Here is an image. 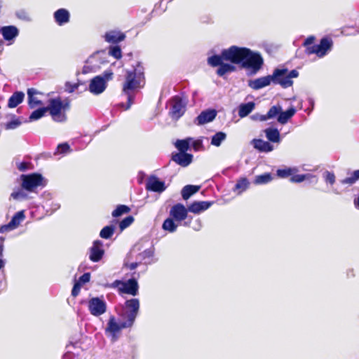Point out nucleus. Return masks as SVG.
Wrapping results in <instances>:
<instances>
[{
  "mask_svg": "<svg viewBox=\"0 0 359 359\" xmlns=\"http://www.w3.org/2000/svg\"><path fill=\"white\" fill-rule=\"evenodd\" d=\"M144 85V67L137 62L132 69L126 70L125 81L122 84V94L126 96L127 104H118V107L127 110L133 103L135 92Z\"/></svg>",
  "mask_w": 359,
  "mask_h": 359,
  "instance_id": "f257e3e1",
  "label": "nucleus"
},
{
  "mask_svg": "<svg viewBox=\"0 0 359 359\" xmlns=\"http://www.w3.org/2000/svg\"><path fill=\"white\" fill-rule=\"evenodd\" d=\"M46 107L52 118L56 122H64L67 119L65 111L69 108L68 100H62L60 97L50 99Z\"/></svg>",
  "mask_w": 359,
  "mask_h": 359,
  "instance_id": "f03ea898",
  "label": "nucleus"
},
{
  "mask_svg": "<svg viewBox=\"0 0 359 359\" xmlns=\"http://www.w3.org/2000/svg\"><path fill=\"white\" fill-rule=\"evenodd\" d=\"M140 310V301L133 298L126 301L122 306L120 317L124 320L123 327H132L138 315Z\"/></svg>",
  "mask_w": 359,
  "mask_h": 359,
  "instance_id": "7ed1b4c3",
  "label": "nucleus"
},
{
  "mask_svg": "<svg viewBox=\"0 0 359 359\" xmlns=\"http://www.w3.org/2000/svg\"><path fill=\"white\" fill-rule=\"evenodd\" d=\"M113 74L111 70H107L102 75L93 78L89 84L90 92L94 95L103 93L107 88V82L112 80Z\"/></svg>",
  "mask_w": 359,
  "mask_h": 359,
  "instance_id": "20e7f679",
  "label": "nucleus"
},
{
  "mask_svg": "<svg viewBox=\"0 0 359 359\" xmlns=\"http://www.w3.org/2000/svg\"><path fill=\"white\" fill-rule=\"evenodd\" d=\"M247 51H248V48L231 46L229 48L222 50V56L226 61L242 65Z\"/></svg>",
  "mask_w": 359,
  "mask_h": 359,
  "instance_id": "39448f33",
  "label": "nucleus"
},
{
  "mask_svg": "<svg viewBox=\"0 0 359 359\" xmlns=\"http://www.w3.org/2000/svg\"><path fill=\"white\" fill-rule=\"evenodd\" d=\"M264 60L261 54L248 48L241 66L246 69H251L255 73L262 68Z\"/></svg>",
  "mask_w": 359,
  "mask_h": 359,
  "instance_id": "423d86ee",
  "label": "nucleus"
},
{
  "mask_svg": "<svg viewBox=\"0 0 359 359\" xmlns=\"http://www.w3.org/2000/svg\"><path fill=\"white\" fill-rule=\"evenodd\" d=\"M22 187L27 191H34L39 186H43V177L41 174L22 175Z\"/></svg>",
  "mask_w": 359,
  "mask_h": 359,
  "instance_id": "0eeeda50",
  "label": "nucleus"
},
{
  "mask_svg": "<svg viewBox=\"0 0 359 359\" xmlns=\"http://www.w3.org/2000/svg\"><path fill=\"white\" fill-rule=\"evenodd\" d=\"M275 70L280 71V75L274 78L273 83L280 84L283 88H288L293 83L292 79L297 78L299 75V72L296 69L288 71L287 69H276Z\"/></svg>",
  "mask_w": 359,
  "mask_h": 359,
  "instance_id": "6e6552de",
  "label": "nucleus"
},
{
  "mask_svg": "<svg viewBox=\"0 0 359 359\" xmlns=\"http://www.w3.org/2000/svg\"><path fill=\"white\" fill-rule=\"evenodd\" d=\"M332 41L327 38H323L318 45L307 47L306 53L309 55L316 54L319 57H323L331 50Z\"/></svg>",
  "mask_w": 359,
  "mask_h": 359,
  "instance_id": "1a4fd4ad",
  "label": "nucleus"
},
{
  "mask_svg": "<svg viewBox=\"0 0 359 359\" xmlns=\"http://www.w3.org/2000/svg\"><path fill=\"white\" fill-rule=\"evenodd\" d=\"M88 308L92 316L98 317L107 311V303L102 297H93L88 302Z\"/></svg>",
  "mask_w": 359,
  "mask_h": 359,
  "instance_id": "9d476101",
  "label": "nucleus"
},
{
  "mask_svg": "<svg viewBox=\"0 0 359 359\" xmlns=\"http://www.w3.org/2000/svg\"><path fill=\"white\" fill-rule=\"evenodd\" d=\"M280 74V71L274 70L272 75L262 76L254 80L249 81L248 86L254 90H259L268 86L271 83H273L274 78L278 77Z\"/></svg>",
  "mask_w": 359,
  "mask_h": 359,
  "instance_id": "9b49d317",
  "label": "nucleus"
},
{
  "mask_svg": "<svg viewBox=\"0 0 359 359\" xmlns=\"http://www.w3.org/2000/svg\"><path fill=\"white\" fill-rule=\"evenodd\" d=\"M185 107V104L182 98L180 96H175L171 100L170 116L173 119H179L184 114Z\"/></svg>",
  "mask_w": 359,
  "mask_h": 359,
  "instance_id": "f8f14e48",
  "label": "nucleus"
},
{
  "mask_svg": "<svg viewBox=\"0 0 359 359\" xmlns=\"http://www.w3.org/2000/svg\"><path fill=\"white\" fill-rule=\"evenodd\" d=\"M139 285L137 279L132 277L128 280L123 281L122 287H119L121 293L128 294L133 296H136L138 294Z\"/></svg>",
  "mask_w": 359,
  "mask_h": 359,
  "instance_id": "ddd939ff",
  "label": "nucleus"
},
{
  "mask_svg": "<svg viewBox=\"0 0 359 359\" xmlns=\"http://www.w3.org/2000/svg\"><path fill=\"white\" fill-rule=\"evenodd\" d=\"M188 208L181 203L174 205L170 210V215L177 222H182L187 217Z\"/></svg>",
  "mask_w": 359,
  "mask_h": 359,
  "instance_id": "4468645a",
  "label": "nucleus"
},
{
  "mask_svg": "<svg viewBox=\"0 0 359 359\" xmlns=\"http://www.w3.org/2000/svg\"><path fill=\"white\" fill-rule=\"evenodd\" d=\"M0 32L4 39L8 41V45L13 43L15 39L19 34V29L14 25L4 26L1 27Z\"/></svg>",
  "mask_w": 359,
  "mask_h": 359,
  "instance_id": "2eb2a0df",
  "label": "nucleus"
},
{
  "mask_svg": "<svg viewBox=\"0 0 359 359\" xmlns=\"http://www.w3.org/2000/svg\"><path fill=\"white\" fill-rule=\"evenodd\" d=\"M104 253L102 242L100 240L95 241L90 248V259L94 262H97L102 258Z\"/></svg>",
  "mask_w": 359,
  "mask_h": 359,
  "instance_id": "dca6fc26",
  "label": "nucleus"
},
{
  "mask_svg": "<svg viewBox=\"0 0 359 359\" xmlns=\"http://www.w3.org/2000/svg\"><path fill=\"white\" fill-rule=\"evenodd\" d=\"M146 187L147 190L158 193L163 192L166 188L165 182L156 176H151L147 180Z\"/></svg>",
  "mask_w": 359,
  "mask_h": 359,
  "instance_id": "f3484780",
  "label": "nucleus"
},
{
  "mask_svg": "<svg viewBox=\"0 0 359 359\" xmlns=\"http://www.w3.org/2000/svg\"><path fill=\"white\" fill-rule=\"evenodd\" d=\"M217 116V111L215 109H208L203 111L195 119L194 122L197 125H204L212 121Z\"/></svg>",
  "mask_w": 359,
  "mask_h": 359,
  "instance_id": "a211bd4d",
  "label": "nucleus"
},
{
  "mask_svg": "<svg viewBox=\"0 0 359 359\" xmlns=\"http://www.w3.org/2000/svg\"><path fill=\"white\" fill-rule=\"evenodd\" d=\"M172 159L178 165L187 167L192 162L193 155L187 152H179L173 154Z\"/></svg>",
  "mask_w": 359,
  "mask_h": 359,
  "instance_id": "6ab92c4d",
  "label": "nucleus"
},
{
  "mask_svg": "<svg viewBox=\"0 0 359 359\" xmlns=\"http://www.w3.org/2000/svg\"><path fill=\"white\" fill-rule=\"evenodd\" d=\"M54 19L55 22L60 25H64L69 22L70 14L65 8H60L54 13Z\"/></svg>",
  "mask_w": 359,
  "mask_h": 359,
  "instance_id": "aec40b11",
  "label": "nucleus"
},
{
  "mask_svg": "<svg viewBox=\"0 0 359 359\" xmlns=\"http://www.w3.org/2000/svg\"><path fill=\"white\" fill-rule=\"evenodd\" d=\"M124 320L120 323H117L114 316H111L109 319L106 332L111 334L113 336L118 332L121 329L128 328L129 327H123Z\"/></svg>",
  "mask_w": 359,
  "mask_h": 359,
  "instance_id": "412c9836",
  "label": "nucleus"
},
{
  "mask_svg": "<svg viewBox=\"0 0 359 359\" xmlns=\"http://www.w3.org/2000/svg\"><path fill=\"white\" fill-rule=\"evenodd\" d=\"M212 205V202L210 201H195L188 206L189 212L199 214L208 210Z\"/></svg>",
  "mask_w": 359,
  "mask_h": 359,
  "instance_id": "4be33fe9",
  "label": "nucleus"
},
{
  "mask_svg": "<svg viewBox=\"0 0 359 359\" xmlns=\"http://www.w3.org/2000/svg\"><path fill=\"white\" fill-rule=\"evenodd\" d=\"M125 38V34L116 30L109 31L104 35L105 41L111 43H117L123 41Z\"/></svg>",
  "mask_w": 359,
  "mask_h": 359,
  "instance_id": "5701e85b",
  "label": "nucleus"
},
{
  "mask_svg": "<svg viewBox=\"0 0 359 359\" xmlns=\"http://www.w3.org/2000/svg\"><path fill=\"white\" fill-rule=\"evenodd\" d=\"M254 148L261 152H269L273 149V147L267 141L262 139H254L252 141Z\"/></svg>",
  "mask_w": 359,
  "mask_h": 359,
  "instance_id": "b1692460",
  "label": "nucleus"
},
{
  "mask_svg": "<svg viewBox=\"0 0 359 359\" xmlns=\"http://www.w3.org/2000/svg\"><path fill=\"white\" fill-rule=\"evenodd\" d=\"M296 109L294 107H291L286 111L281 110L279 116H278V122L280 124H285L295 114Z\"/></svg>",
  "mask_w": 359,
  "mask_h": 359,
  "instance_id": "393cba45",
  "label": "nucleus"
},
{
  "mask_svg": "<svg viewBox=\"0 0 359 359\" xmlns=\"http://www.w3.org/2000/svg\"><path fill=\"white\" fill-rule=\"evenodd\" d=\"M25 94L21 91L14 93L9 98L8 107L10 108L16 107L24 100Z\"/></svg>",
  "mask_w": 359,
  "mask_h": 359,
  "instance_id": "a878e982",
  "label": "nucleus"
},
{
  "mask_svg": "<svg viewBox=\"0 0 359 359\" xmlns=\"http://www.w3.org/2000/svg\"><path fill=\"white\" fill-rule=\"evenodd\" d=\"M255 104L253 102L241 104L238 107V116L244 118L250 114L255 109Z\"/></svg>",
  "mask_w": 359,
  "mask_h": 359,
  "instance_id": "bb28decb",
  "label": "nucleus"
},
{
  "mask_svg": "<svg viewBox=\"0 0 359 359\" xmlns=\"http://www.w3.org/2000/svg\"><path fill=\"white\" fill-rule=\"evenodd\" d=\"M264 133L269 141L274 143L280 142V133L277 128H268L264 130Z\"/></svg>",
  "mask_w": 359,
  "mask_h": 359,
  "instance_id": "cd10ccee",
  "label": "nucleus"
},
{
  "mask_svg": "<svg viewBox=\"0 0 359 359\" xmlns=\"http://www.w3.org/2000/svg\"><path fill=\"white\" fill-rule=\"evenodd\" d=\"M38 91L34 88H29L27 90L28 95V104L29 107L34 108L38 105L41 104V100H39L35 95L38 94Z\"/></svg>",
  "mask_w": 359,
  "mask_h": 359,
  "instance_id": "c85d7f7f",
  "label": "nucleus"
},
{
  "mask_svg": "<svg viewBox=\"0 0 359 359\" xmlns=\"http://www.w3.org/2000/svg\"><path fill=\"white\" fill-rule=\"evenodd\" d=\"M25 219V215L23 210L17 212L8 222L13 230L17 229Z\"/></svg>",
  "mask_w": 359,
  "mask_h": 359,
  "instance_id": "c756f323",
  "label": "nucleus"
},
{
  "mask_svg": "<svg viewBox=\"0 0 359 359\" xmlns=\"http://www.w3.org/2000/svg\"><path fill=\"white\" fill-rule=\"evenodd\" d=\"M250 182L246 177L238 179L233 189V191H238V194H241L249 188Z\"/></svg>",
  "mask_w": 359,
  "mask_h": 359,
  "instance_id": "7c9ffc66",
  "label": "nucleus"
},
{
  "mask_svg": "<svg viewBox=\"0 0 359 359\" xmlns=\"http://www.w3.org/2000/svg\"><path fill=\"white\" fill-rule=\"evenodd\" d=\"M200 189L199 186L186 185L182 189L181 194L184 200H187Z\"/></svg>",
  "mask_w": 359,
  "mask_h": 359,
  "instance_id": "2f4dec72",
  "label": "nucleus"
},
{
  "mask_svg": "<svg viewBox=\"0 0 359 359\" xmlns=\"http://www.w3.org/2000/svg\"><path fill=\"white\" fill-rule=\"evenodd\" d=\"M359 180V170H355L351 173L349 177L339 180V183L343 185L351 187Z\"/></svg>",
  "mask_w": 359,
  "mask_h": 359,
  "instance_id": "473e14b6",
  "label": "nucleus"
},
{
  "mask_svg": "<svg viewBox=\"0 0 359 359\" xmlns=\"http://www.w3.org/2000/svg\"><path fill=\"white\" fill-rule=\"evenodd\" d=\"M27 191L22 188V187L21 188H18L12 192L11 197L16 201H21L27 200L28 198V194Z\"/></svg>",
  "mask_w": 359,
  "mask_h": 359,
  "instance_id": "72a5a7b5",
  "label": "nucleus"
},
{
  "mask_svg": "<svg viewBox=\"0 0 359 359\" xmlns=\"http://www.w3.org/2000/svg\"><path fill=\"white\" fill-rule=\"evenodd\" d=\"M236 70L235 66L232 64L222 62L217 70V74L219 76H223L227 73L234 72Z\"/></svg>",
  "mask_w": 359,
  "mask_h": 359,
  "instance_id": "f704fd0d",
  "label": "nucleus"
},
{
  "mask_svg": "<svg viewBox=\"0 0 359 359\" xmlns=\"http://www.w3.org/2000/svg\"><path fill=\"white\" fill-rule=\"evenodd\" d=\"M177 224L175 222L172 217L167 218L163 223L162 228L163 230L170 233L175 232L177 229Z\"/></svg>",
  "mask_w": 359,
  "mask_h": 359,
  "instance_id": "c9c22d12",
  "label": "nucleus"
},
{
  "mask_svg": "<svg viewBox=\"0 0 359 359\" xmlns=\"http://www.w3.org/2000/svg\"><path fill=\"white\" fill-rule=\"evenodd\" d=\"M273 177L270 173H264L260 175H257L254 180L255 184H265L270 182Z\"/></svg>",
  "mask_w": 359,
  "mask_h": 359,
  "instance_id": "e433bc0d",
  "label": "nucleus"
},
{
  "mask_svg": "<svg viewBox=\"0 0 359 359\" xmlns=\"http://www.w3.org/2000/svg\"><path fill=\"white\" fill-rule=\"evenodd\" d=\"M224 60L222 56V51L221 52V55H214L208 58V64L212 67H219L220 65Z\"/></svg>",
  "mask_w": 359,
  "mask_h": 359,
  "instance_id": "4c0bfd02",
  "label": "nucleus"
},
{
  "mask_svg": "<svg viewBox=\"0 0 359 359\" xmlns=\"http://www.w3.org/2000/svg\"><path fill=\"white\" fill-rule=\"evenodd\" d=\"M226 137V133L223 132H217L212 137L211 144L214 146L219 147Z\"/></svg>",
  "mask_w": 359,
  "mask_h": 359,
  "instance_id": "58836bf2",
  "label": "nucleus"
},
{
  "mask_svg": "<svg viewBox=\"0 0 359 359\" xmlns=\"http://www.w3.org/2000/svg\"><path fill=\"white\" fill-rule=\"evenodd\" d=\"M115 231V226L113 225H109L104 226L100 232V236L104 239L110 238L114 234Z\"/></svg>",
  "mask_w": 359,
  "mask_h": 359,
  "instance_id": "ea45409f",
  "label": "nucleus"
},
{
  "mask_svg": "<svg viewBox=\"0 0 359 359\" xmlns=\"http://www.w3.org/2000/svg\"><path fill=\"white\" fill-rule=\"evenodd\" d=\"M191 138L179 140L175 142V147L180 152H186L189 149Z\"/></svg>",
  "mask_w": 359,
  "mask_h": 359,
  "instance_id": "a19ab883",
  "label": "nucleus"
},
{
  "mask_svg": "<svg viewBox=\"0 0 359 359\" xmlns=\"http://www.w3.org/2000/svg\"><path fill=\"white\" fill-rule=\"evenodd\" d=\"M130 209L126 205H118L116 208L112 212L111 215L114 217H120L124 214L130 212Z\"/></svg>",
  "mask_w": 359,
  "mask_h": 359,
  "instance_id": "79ce46f5",
  "label": "nucleus"
},
{
  "mask_svg": "<svg viewBox=\"0 0 359 359\" xmlns=\"http://www.w3.org/2000/svg\"><path fill=\"white\" fill-rule=\"evenodd\" d=\"M282 107L280 105H274L272 106L269 110L268 111L266 115L267 120L271 119L274 118H277L280 114V112H281Z\"/></svg>",
  "mask_w": 359,
  "mask_h": 359,
  "instance_id": "37998d69",
  "label": "nucleus"
},
{
  "mask_svg": "<svg viewBox=\"0 0 359 359\" xmlns=\"http://www.w3.org/2000/svg\"><path fill=\"white\" fill-rule=\"evenodd\" d=\"M47 112V109L46 107L39 108L36 110H34L29 116V121H33L38 120L43 117L45 114Z\"/></svg>",
  "mask_w": 359,
  "mask_h": 359,
  "instance_id": "c03bdc74",
  "label": "nucleus"
},
{
  "mask_svg": "<svg viewBox=\"0 0 359 359\" xmlns=\"http://www.w3.org/2000/svg\"><path fill=\"white\" fill-rule=\"evenodd\" d=\"M15 165L16 168L21 172H25L31 168L30 163L25 161L20 162L18 158L15 160Z\"/></svg>",
  "mask_w": 359,
  "mask_h": 359,
  "instance_id": "a18cd8bd",
  "label": "nucleus"
},
{
  "mask_svg": "<svg viewBox=\"0 0 359 359\" xmlns=\"http://www.w3.org/2000/svg\"><path fill=\"white\" fill-rule=\"evenodd\" d=\"M323 177L327 184H330V185H333L336 182V177L333 172L325 171L323 173Z\"/></svg>",
  "mask_w": 359,
  "mask_h": 359,
  "instance_id": "49530a36",
  "label": "nucleus"
},
{
  "mask_svg": "<svg viewBox=\"0 0 359 359\" xmlns=\"http://www.w3.org/2000/svg\"><path fill=\"white\" fill-rule=\"evenodd\" d=\"M109 54L116 59H120L122 56L121 50L118 46H111L109 48Z\"/></svg>",
  "mask_w": 359,
  "mask_h": 359,
  "instance_id": "de8ad7c7",
  "label": "nucleus"
},
{
  "mask_svg": "<svg viewBox=\"0 0 359 359\" xmlns=\"http://www.w3.org/2000/svg\"><path fill=\"white\" fill-rule=\"evenodd\" d=\"M294 169L292 168H285V169H278L277 170V175L281 178H285L292 175Z\"/></svg>",
  "mask_w": 359,
  "mask_h": 359,
  "instance_id": "09e8293b",
  "label": "nucleus"
},
{
  "mask_svg": "<svg viewBox=\"0 0 359 359\" xmlns=\"http://www.w3.org/2000/svg\"><path fill=\"white\" fill-rule=\"evenodd\" d=\"M133 221L134 218L133 216H128L120 222L119 228L121 230H123L128 227L133 222Z\"/></svg>",
  "mask_w": 359,
  "mask_h": 359,
  "instance_id": "8fccbe9b",
  "label": "nucleus"
},
{
  "mask_svg": "<svg viewBox=\"0 0 359 359\" xmlns=\"http://www.w3.org/2000/svg\"><path fill=\"white\" fill-rule=\"evenodd\" d=\"M154 255V250L152 249H147L144 250L142 252L140 253L138 255V259L140 260L146 261L147 259H149L152 257ZM145 263H147L145 262Z\"/></svg>",
  "mask_w": 359,
  "mask_h": 359,
  "instance_id": "3c124183",
  "label": "nucleus"
},
{
  "mask_svg": "<svg viewBox=\"0 0 359 359\" xmlns=\"http://www.w3.org/2000/svg\"><path fill=\"white\" fill-rule=\"evenodd\" d=\"M70 151V147L67 143L60 144L57 147V151L55 152V155L58 154H67Z\"/></svg>",
  "mask_w": 359,
  "mask_h": 359,
  "instance_id": "603ef678",
  "label": "nucleus"
},
{
  "mask_svg": "<svg viewBox=\"0 0 359 359\" xmlns=\"http://www.w3.org/2000/svg\"><path fill=\"white\" fill-rule=\"evenodd\" d=\"M309 177V175H293L290 178V181L292 182H302L304 181L306 179H307Z\"/></svg>",
  "mask_w": 359,
  "mask_h": 359,
  "instance_id": "864d4df0",
  "label": "nucleus"
},
{
  "mask_svg": "<svg viewBox=\"0 0 359 359\" xmlns=\"http://www.w3.org/2000/svg\"><path fill=\"white\" fill-rule=\"evenodd\" d=\"M251 119L255 121H266L267 120L266 114H254L250 116Z\"/></svg>",
  "mask_w": 359,
  "mask_h": 359,
  "instance_id": "5fc2aeb1",
  "label": "nucleus"
},
{
  "mask_svg": "<svg viewBox=\"0 0 359 359\" xmlns=\"http://www.w3.org/2000/svg\"><path fill=\"white\" fill-rule=\"evenodd\" d=\"M78 85L76 83H71L70 82H67L65 83V90L67 93H73L78 88Z\"/></svg>",
  "mask_w": 359,
  "mask_h": 359,
  "instance_id": "6e6d98bb",
  "label": "nucleus"
},
{
  "mask_svg": "<svg viewBox=\"0 0 359 359\" xmlns=\"http://www.w3.org/2000/svg\"><path fill=\"white\" fill-rule=\"evenodd\" d=\"M90 278V275L89 273H85L81 276H80L77 283H79L81 285L82 284H85L89 282Z\"/></svg>",
  "mask_w": 359,
  "mask_h": 359,
  "instance_id": "4d7b16f0",
  "label": "nucleus"
},
{
  "mask_svg": "<svg viewBox=\"0 0 359 359\" xmlns=\"http://www.w3.org/2000/svg\"><path fill=\"white\" fill-rule=\"evenodd\" d=\"M20 123H21L20 121L17 119L13 120L6 124V128L7 129H15L17 127H18L20 125Z\"/></svg>",
  "mask_w": 359,
  "mask_h": 359,
  "instance_id": "13d9d810",
  "label": "nucleus"
},
{
  "mask_svg": "<svg viewBox=\"0 0 359 359\" xmlns=\"http://www.w3.org/2000/svg\"><path fill=\"white\" fill-rule=\"evenodd\" d=\"M81 285L79 283H76L72 288V295L74 297H76L79 294L80 289H81Z\"/></svg>",
  "mask_w": 359,
  "mask_h": 359,
  "instance_id": "bf43d9fd",
  "label": "nucleus"
},
{
  "mask_svg": "<svg viewBox=\"0 0 359 359\" xmlns=\"http://www.w3.org/2000/svg\"><path fill=\"white\" fill-rule=\"evenodd\" d=\"M11 231H13V229L8 223L0 226V233H5Z\"/></svg>",
  "mask_w": 359,
  "mask_h": 359,
  "instance_id": "052dcab7",
  "label": "nucleus"
},
{
  "mask_svg": "<svg viewBox=\"0 0 359 359\" xmlns=\"http://www.w3.org/2000/svg\"><path fill=\"white\" fill-rule=\"evenodd\" d=\"M123 282V280H116L110 285V287L113 288H118L119 290V287H122Z\"/></svg>",
  "mask_w": 359,
  "mask_h": 359,
  "instance_id": "680f3d73",
  "label": "nucleus"
},
{
  "mask_svg": "<svg viewBox=\"0 0 359 359\" xmlns=\"http://www.w3.org/2000/svg\"><path fill=\"white\" fill-rule=\"evenodd\" d=\"M314 39H315L314 36H309V37H308L305 40V41L304 43V46H306V48L307 47H310L309 46L311 45L313 43Z\"/></svg>",
  "mask_w": 359,
  "mask_h": 359,
  "instance_id": "e2e57ef3",
  "label": "nucleus"
},
{
  "mask_svg": "<svg viewBox=\"0 0 359 359\" xmlns=\"http://www.w3.org/2000/svg\"><path fill=\"white\" fill-rule=\"evenodd\" d=\"M203 147V142L201 140H195L193 142V147L195 150H198L199 148Z\"/></svg>",
  "mask_w": 359,
  "mask_h": 359,
  "instance_id": "0e129e2a",
  "label": "nucleus"
},
{
  "mask_svg": "<svg viewBox=\"0 0 359 359\" xmlns=\"http://www.w3.org/2000/svg\"><path fill=\"white\" fill-rule=\"evenodd\" d=\"M138 265H139L138 262H133V263H130V264H126V266L128 268H129L130 270L135 269L137 267Z\"/></svg>",
  "mask_w": 359,
  "mask_h": 359,
  "instance_id": "69168bd1",
  "label": "nucleus"
},
{
  "mask_svg": "<svg viewBox=\"0 0 359 359\" xmlns=\"http://www.w3.org/2000/svg\"><path fill=\"white\" fill-rule=\"evenodd\" d=\"M18 16L19 18H21V19L29 20V18H28L27 13L24 11L19 12L18 13Z\"/></svg>",
  "mask_w": 359,
  "mask_h": 359,
  "instance_id": "338daca9",
  "label": "nucleus"
},
{
  "mask_svg": "<svg viewBox=\"0 0 359 359\" xmlns=\"http://www.w3.org/2000/svg\"><path fill=\"white\" fill-rule=\"evenodd\" d=\"M354 205L359 210V194L358 198L354 200Z\"/></svg>",
  "mask_w": 359,
  "mask_h": 359,
  "instance_id": "774afa93",
  "label": "nucleus"
}]
</instances>
